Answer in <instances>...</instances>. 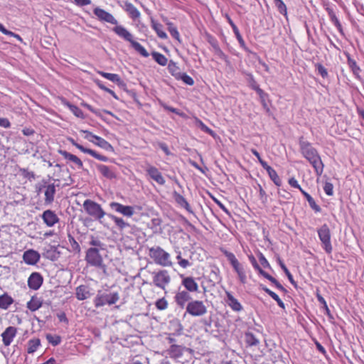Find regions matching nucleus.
<instances>
[{
  "instance_id": "nucleus-1",
  "label": "nucleus",
  "mask_w": 364,
  "mask_h": 364,
  "mask_svg": "<svg viewBox=\"0 0 364 364\" xmlns=\"http://www.w3.org/2000/svg\"><path fill=\"white\" fill-rule=\"evenodd\" d=\"M299 145L303 157L313 166L316 174L318 176H321L323 172L324 164L317 149L303 136L299 138Z\"/></svg>"
},
{
  "instance_id": "nucleus-2",
  "label": "nucleus",
  "mask_w": 364,
  "mask_h": 364,
  "mask_svg": "<svg viewBox=\"0 0 364 364\" xmlns=\"http://www.w3.org/2000/svg\"><path fill=\"white\" fill-rule=\"evenodd\" d=\"M299 145L303 157L313 166L316 174L318 176H321L323 172L324 164L317 149L303 136L299 138Z\"/></svg>"
},
{
  "instance_id": "nucleus-3",
  "label": "nucleus",
  "mask_w": 364,
  "mask_h": 364,
  "mask_svg": "<svg viewBox=\"0 0 364 364\" xmlns=\"http://www.w3.org/2000/svg\"><path fill=\"white\" fill-rule=\"evenodd\" d=\"M220 250L226 257L234 272L237 274L240 282L242 284H246L247 282V275L245 266L240 262L234 253L223 247H220Z\"/></svg>"
},
{
  "instance_id": "nucleus-4",
  "label": "nucleus",
  "mask_w": 364,
  "mask_h": 364,
  "mask_svg": "<svg viewBox=\"0 0 364 364\" xmlns=\"http://www.w3.org/2000/svg\"><path fill=\"white\" fill-rule=\"evenodd\" d=\"M83 208L93 220L102 223L103 218L108 213H106L101 205L95 201L90 199H86L83 203Z\"/></svg>"
},
{
  "instance_id": "nucleus-5",
  "label": "nucleus",
  "mask_w": 364,
  "mask_h": 364,
  "mask_svg": "<svg viewBox=\"0 0 364 364\" xmlns=\"http://www.w3.org/2000/svg\"><path fill=\"white\" fill-rule=\"evenodd\" d=\"M119 299V295L117 291L103 292L102 291H98L93 302L96 308H99L106 304H114Z\"/></svg>"
},
{
  "instance_id": "nucleus-6",
  "label": "nucleus",
  "mask_w": 364,
  "mask_h": 364,
  "mask_svg": "<svg viewBox=\"0 0 364 364\" xmlns=\"http://www.w3.org/2000/svg\"><path fill=\"white\" fill-rule=\"evenodd\" d=\"M317 232L323 249L327 254H331L333 251V247L331 244V234L328 225L323 224L320 228L318 229Z\"/></svg>"
},
{
  "instance_id": "nucleus-7",
  "label": "nucleus",
  "mask_w": 364,
  "mask_h": 364,
  "mask_svg": "<svg viewBox=\"0 0 364 364\" xmlns=\"http://www.w3.org/2000/svg\"><path fill=\"white\" fill-rule=\"evenodd\" d=\"M149 255L156 264L161 266H168L171 264L170 255L160 247L150 248Z\"/></svg>"
},
{
  "instance_id": "nucleus-8",
  "label": "nucleus",
  "mask_w": 364,
  "mask_h": 364,
  "mask_svg": "<svg viewBox=\"0 0 364 364\" xmlns=\"http://www.w3.org/2000/svg\"><path fill=\"white\" fill-rule=\"evenodd\" d=\"M85 261L87 264L95 267H103V259L100 254V250L96 247H90L86 251Z\"/></svg>"
},
{
  "instance_id": "nucleus-9",
  "label": "nucleus",
  "mask_w": 364,
  "mask_h": 364,
  "mask_svg": "<svg viewBox=\"0 0 364 364\" xmlns=\"http://www.w3.org/2000/svg\"><path fill=\"white\" fill-rule=\"evenodd\" d=\"M248 258L254 269L257 270L260 275L271 282V283L273 284L279 290L284 292L287 291L286 289L274 277L271 276L260 267L255 257L252 255H249Z\"/></svg>"
},
{
  "instance_id": "nucleus-10",
  "label": "nucleus",
  "mask_w": 364,
  "mask_h": 364,
  "mask_svg": "<svg viewBox=\"0 0 364 364\" xmlns=\"http://www.w3.org/2000/svg\"><path fill=\"white\" fill-rule=\"evenodd\" d=\"M183 208L186 210L187 213V218H185L183 217V220H186L187 225L190 228L191 230H193L194 232H196V229L194 225L198 223L199 220L196 215V208L193 205L190 204L184 199Z\"/></svg>"
},
{
  "instance_id": "nucleus-11",
  "label": "nucleus",
  "mask_w": 364,
  "mask_h": 364,
  "mask_svg": "<svg viewBox=\"0 0 364 364\" xmlns=\"http://www.w3.org/2000/svg\"><path fill=\"white\" fill-rule=\"evenodd\" d=\"M186 311L192 316H199L205 314L206 307L201 301H193L188 304Z\"/></svg>"
},
{
  "instance_id": "nucleus-12",
  "label": "nucleus",
  "mask_w": 364,
  "mask_h": 364,
  "mask_svg": "<svg viewBox=\"0 0 364 364\" xmlns=\"http://www.w3.org/2000/svg\"><path fill=\"white\" fill-rule=\"evenodd\" d=\"M109 208L122 215L131 218L134 214V208L131 205H124L117 202H111L109 204Z\"/></svg>"
},
{
  "instance_id": "nucleus-13",
  "label": "nucleus",
  "mask_w": 364,
  "mask_h": 364,
  "mask_svg": "<svg viewBox=\"0 0 364 364\" xmlns=\"http://www.w3.org/2000/svg\"><path fill=\"white\" fill-rule=\"evenodd\" d=\"M69 141L73 145L75 146L77 149H78L79 150H80L82 152L85 153V154H88L90 155H91L92 156H93L94 158H95L97 160H100L101 161H104V162H107V161H109V159L108 157L104 156V155H102V154H98L97 151H95V150H92V149H87V148H85L83 146H82L81 144L77 143L72 138H70L69 139Z\"/></svg>"
},
{
  "instance_id": "nucleus-14",
  "label": "nucleus",
  "mask_w": 364,
  "mask_h": 364,
  "mask_svg": "<svg viewBox=\"0 0 364 364\" xmlns=\"http://www.w3.org/2000/svg\"><path fill=\"white\" fill-rule=\"evenodd\" d=\"M93 13L100 21L107 22L113 25H117L118 23L117 19L112 14L101 8L96 7L93 10Z\"/></svg>"
},
{
  "instance_id": "nucleus-15",
  "label": "nucleus",
  "mask_w": 364,
  "mask_h": 364,
  "mask_svg": "<svg viewBox=\"0 0 364 364\" xmlns=\"http://www.w3.org/2000/svg\"><path fill=\"white\" fill-rule=\"evenodd\" d=\"M170 282L169 275L166 270H161L154 276L153 283L155 286L164 289L165 286Z\"/></svg>"
},
{
  "instance_id": "nucleus-16",
  "label": "nucleus",
  "mask_w": 364,
  "mask_h": 364,
  "mask_svg": "<svg viewBox=\"0 0 364 364\" xmlns=\"http://www.w3.org/2000/svg\"><path fill=\"white\" fill-rule=\"evenodd\" d=\"M43 282L42 275L38 272H33L28 279V286L31 289L38 290Z\"/></svg>"
},
{
  "instance_id": "nucleus-17",
  "label": "nucleus",
  "mask_w": 364,
  "mask_h": 364,
  "mask_svg": "<svg viewBox=\"0 0 364 364\" xmlns=\"http://www.w3.org/2000/svg\"><path fill=\"white\" fill-rule=\"evenodd\" d=\"M41 218L44 223L48 227H53L56 223L59 222L60 220L55 212L51 210H45L43 213Z\"/></svg>"
},
{
  "instance_id": "nucleus-18",
  "label": "nucleus",
  "mask_w": 364,
  "mask_h": 364,
  "mask_svg": "<svg viewBox=\"0 0 364 364\" xmlns=\"http://www.w3.org/2000/svg\"><path fill=\"white\" fill-rule=\"evenodd\" d=\"M226 299L225 301L228 306L235 312H240L243 309L242 304L239 301L232 295L230 291H225Z\"/></svg>"
},
{
  "instance_id": "nucleus-19",
  "label": "nucleus",
  "mask_w": 364,
  "mask_h": 364,
  "mask_svg": "<svg viewBox=\"0 0 364 364\" xmlns=\"http://www.w3.org/2000/svg\"><path fill=\"white\" fill-rule=\"evenodd\" d=\"M17 333V328L14 326H9L1 333L2 341L5 346H9L12 343Z\"/></svg>"
},
{
  "instance_id": "nucleus-20",
  "label": "nucleus",
  "mask_w": 364,
  "mask_h": 364,
  "mask_svg": "<svg viewBox=\"0 0 364 364\" xmlns=\"http://www.w3.org/2000/svg\"><path fill=\"white\" fill-rule=\"evenodd\" d=\"M40 254L34 250H28L23 255V261L30 265H35L40 260Z\"/></svg>"
},
{
  "instance_id": "nucleus-21",
  "label": "nucleus",
  "mask_w": 364,
  "mask_h": 364,
  "mask_svg": "<svg viewBox=\"0 0 364 364\" xmlns=\"http://www.w3.org/2000/svg\"><path fill=\"white\" fill-rule=\"evenodd\" d=\"M96 168L106 178L112 180L117 178V175L114 171L113 167H110L104 164H97Z\"/></svg>"
},
{
  "instance_id": "nucleus-22",
  "label": "nucleus",
  "mask_w": 364,
  "mask_h": 364,
  "mask_svg": "<svg viewBox=\"0 0 364 364\" xmlns=\"http://www.w3.org/2000/svg\"><path fill=\"white\" fill-rule=\"evenodd\" d=\"M113 31L120 38L132 43L134 41L133 36L124 26L116 25L113 28Z\"/></svg>"
},
{
  "instance_id": "nucleus-23",
  "label": "nucleus",
  "mask_w": 364,
  "mask_h": 364,
  "mask_svg": "<svg viewBox=\"0 0 364 364\" xmlns=\"http://www.w3.org/2000/svg\"><path fill=\"white\" fill-rule=\"evenodd\" d=\"M75 296L80 301L90 298L92 296L90 287L87 285H80L75 289Z\"/></svg>"
},
{
  "instance_id": "nucleus-24",
  "label": "nucleus",
  "mask_w": 364,
  "mask_h": 364,
  "mask_svg": "<svg viewBox=\"0 0 364 364\" xmlns=\"http://www.w3.org/2000/svg\"><path fill=\"white\" fill-rule=\"evenodd\" d=\"M45 190V204L50 205L54 201L55 194L56 193L54 183L44 185Z\"/></svg>"
},
{
  "instance_id": "nucleus-25",
  "label": "nucleus",
  "mask_w": 364,
  "mask_h": 364,
  "mask_svg": "<svg viewBox=\"0 0 364 364\" xmlns=\"http://www.w3.org/2000/svg\"><path fill=\"white\" fill-rule=\"evenodd\" d=\"M97 73L103 77L116 83L119 87H124L126 86L124 82L117 74L105 73L104 71H98Z\"/></svg>"
},
{
  "instance_id": "nucleus-26",
  "label": "nucleus",
  "mask_w": 364,
  "mask_h": 364,
  "mask_svg": "<svg viewBox=\"0 0 364 364\" xmlns=\"http://www.w3.org/2000/svg\"><path fill=\"white\" fill-rule=\"evenodd\" d=\"M169 342L173 343L168 349V355L171 358L174 359L179 358L182 355V348L181 346L176 345L173 343L176 341L174 338H169Z\"/></svg>"
},
{
  "instance_id": "nucleus-27",
  "label": "nucleus",
  "mask_w": 364,
  "mask_h": 364,
  "mask_svg": "<svg viewBox=\"0 0 364 364\" xmlns=\"http://www.w3.org/2000/svg\"><path fill=\"white\" fill-rule=\"evenodd\" d=\"M263 168L266 170L269 178L277 186L279 187L282 186V180L272 167L267 164V166H264Z\"/></svg>"
},
{
  "instance_id": "nucleus-28",
  "label": "nucleus",
  "mask_w": 364,
  "mask_h": 364,
  "mask_svg": "<svg viewBox=\"0 0 364 364\" xmlns=\"http://www.w3.org/2000/svg\"><path fill=\"white\" fill-rule=\"evenodd\" d=\"M124 9L128 13L129 17L133 20H135L140 16V12L139 10L130 2H124Z\"/></svg>"
},
{
  "instance_id": "nucleus-29",
  "label": "nucleus",
  "mask_w": 364,
  "mask_h": 364,
  "mask_svg": "<svg viewBox=\"0 0 364 364\" xmlns=\"http://www.w3.org/2000/svg\"><path fill=\"white\" fill-rule=\"evenodd\" d=\"M183 287L191 292L198 291V285L193 277H188L183 278Z\"/></svg>"
},
{
  "instance_id": "nucleus-30",
  "label": "nucleus",
  "mask_w": 364,
  "mask_h": 364,
  "mask_svg": "<svg viewBox=\"0 0 364 364\" xmlns=\"http://www.w3.org/2000/svg\"><path fill=\"white\" fill-rule=\"evenodd\" d=\"M147 172L150 177L158 183L162 185L165 183L164 177L156 168L151 166L147 170Z\"/></svg>"
},
{
  "instance_id": "nucleus-31",
  "label": "nucleus",
  "mask_w": 364,
  "mask_h": 364,
  "mask_svg": "<svg viewBox=\"0 0 364 364\" xmlns=\"http://www.w3.org/2000/svg\"><path fill=\"white\" fill-rule=\"evenodd\" d=\"M107 216L114 223L119 230H123L130 226L129 223L126 222L123 218H119L112 214H107Z\"/></svg>"
},
{
  "instance_id": "nucleus-32",
  "label": "nucleus",
  "mask_w": 364,
  "mask_h": 364,
  "mask_svg": "<svg viewBox=\"0 0 364 364\" xmlns=\"http://www.w3.org/2000/svg\"><path fill=\"white\" fill-rule=\"evenodd\" d=\"M59 153L66 159L75 163L79 168H83L82 161L75 155L72 154L66 151L60 150Z\"/></svg>"
},
{
  "instance_id": "nucleus-33",
  "label": "nucleus",
  "mask_w": 364,
  "mask_h": 364,
  "mask_svg": "<svg viewBox=\"0 0 364 364\" xmlns=\"http://www.w3.org/2000/svg\"><path fill=\"white\" fill-rule=\"evenodd\" d=\"M328 16L331 21V22L335 25V26L337 28L338 31L340 33L343 34V30L342 25L341 22L339 21L338 18H337L335 12L332 9L328 8L326 9Z\"/></svg>"
},
{
  "instance_id": "nucleus-34",
  "label": "nucleus",
  "mask_w": 364,
  "mask_h": 364,
  "mask_svg": "<svg viewBox=\"0 0 364 364\" xmlns=\"http://www.w3.org/2000/svg\"><path fill=\"white\" fill-rule=\"evenodd\" d=\"M93 144L98 146L99 147L110 152H114V147L109 144L108 141H107L103 138L98 136L97 138H96V140L94 141Z\"/></svg>"
},
{
  "instance_id": "nucleus-35",
  "label": "nucleus",
  "mask_w": 364,
  "mask_h": 364,
  "mask_svg": "<svg viewBox=\"0 0 364 364\" xmlns=\"http://www.w3.org/2000/svg\"><path fill=\"white\" fill-rule=\"evenodd\" d=\"M168 70L176 80H182V73L180 68L176 66V63L172 60L168 63Z\"/></svg>"
},
{
  "instance_id": "nucleus-36",
  "label": "nucleus",
  "mask_w": 364,
  "mask_h": 364,
  "mask_svg": "<svg viewBox=\"0 0 364 364\" xmlns=\"http://www.w3.org/2000/svg\"><path fill=\"white\" fill-rule=\"evenodd\" d=\"M261 289L265 291L269 296H270L278 304V306L279 307H281L282 309H285V305H284V303L282 301V299L279 297V296L274 293V291H272V290H270L269 289H268L267 287L264 286V285H261Z\"/></svg>"
},
{
  "instance_id": "nucleus-37",
  "label": "nucleus",
  "mask_w": 364,
  "mask_h": 364,
  "mask_svg": "<svg viewBox=\"0 0 364 364\" xmlns=\"http://www.w3.org/2000/svg\"><path fill=\"white\" fill-rule=\"evenodd\" d=\"M42 306V301L37 297L33 296L27 303V308L31 311H36Z\"/></svg>"
},
{
  "instance_id": "nucleus-38",
  "label": "nucleus",
  "mask_w": 364,
  "mask_h": 364,
  "mask_svg": "<svg viewBox=\"0 0 364 364\" xmlns=\"http://www.w3.org/2000/svg\"><path fill=\"white\" fill-rule=\"evenodd\" d=\"M14 303V299L6 294L0 296V308L7 309Z\"/></svg>"
},
{
  "instance_id": "nucleus-39",
  "label": "nucleus",
  "mask_w": 364,
  "mask_h": 364,
  "mask_svg": "<svg viewBox=\"0 0 364 364\" xmlns=\"http://www.w3.org/2000/svg\"><path fill=\"white\" fill-rule=\"evenodd\" d=\"M151 27L156 32L157 36L160 38L165 39L167 38V35L163 31V26L161 23H158L154 20H151Z\"/></svg>"
},
{
  "instance_id": "nucleus-40",
  "label": "nucleus",
  "mask_w": 364,
  "mask_h": 364,
  "mask_svg": "<svg viewBox=\"0 0 364 364\" xmlns=\"http://www.w3.org/2000/svg\"><path fill=\"white\" fill-rule=\"evenodd\" d=\"M82 105L83 107H86L88 110H90V112H92L95 115H97V117H100L102 119H103V117H102V112L103 113H106V114H109V115H112V116H114L112 112H110V111H108V110H106V109H102V110L96 109L93 108L90 105H89L87 103H82Z\"/></svg>"
},
{
  "instance_id": "nucleus-41",
  "label": "nucleus",
  "mask_w": 364,
  "mask_h": 364,
  "mask_svg": "<svg viewBox=\"0 0 364 364\" xmlns=\"http://www.w3.org/2000/svg\"><path fill=\"white\" fill-rule=\"evenodd\" d=\"M41 345L39 338L31 339L28 343L27 353L32 354L35 353Z\"/></svg>"
},
{
  "instance_id": "nucleus-42",
  "label": "nucleus",
  "mask_w": 364,
  "mask_h": 364,
  "mask_svg": "<svg viewBox=\"0 0 364 364\" xmlns=\"http://www.w3.org/2000/svg\"><path fill=\"white\" fill-rule=\"evenodd\" d=\"M151 56L153 59L160 65L164 66L167 64V58L164 55L159 52L154 51L151 53Z\"/></svg>"
},
{
  "instance_id": "nucleus-43",
  "label": "nucleus",
  "mask_w": 364,
  "mask_h": 364,
  "mask_svg": "<svg viewBox=\"0 0 364 364\" xmlns=\"http://www.w3.org/2000/svg\"><path fill=\"white\" fill-rule=\"evenodd\" d=\"M131 45L132 48L143 57H149V53L139 43L134 41L133 42H132Z\"/></svg>"
},
{
  "instance_id": "nucleus-44",
  "label": "nucleus",
  "mask_w": 364,
  "mask_h": 364,
  "mask_svg": "<svg viewBox=\"0 0 364 364\" xmlns=\"http://www.w3.org/2000/svg\"><path fill=\"white\" fill-rule=\"evenodd\" d=\"M274 6L277 7L278 11L284 15H287V9L286 4L282 0H274Z\"/></svg>"
},
{
  "instance_id": "nucleus-45",
  "label": "nucleus",
  "mask_w": 364,
  "mask_h": 364,
  "mask_svg": "<svg viewBox=\"0 0 364 364\" xmlns=\"http://www.w3.org/2000/svg\"><path fill=\"white\" fill-rule=\"evenodd\" d=\"M197 124L200 127V129L202 131H203L204 132L208 134L209 135H210L213 138H215L216 136L215 132L213 129L209 128L208 126H206L201 120L198 119L197 120Z\"/></svg>"
},
{
  "instance_id": "nucleus-46",
  "label": "nucleus",
  "mask_w": 364,
  "mask_h": 364,
  "mask_svg": "<svg viewBox=\"0 0 364 364\" xmlns=\"http://www.w3.org/2000/svg\"><path fill=\"white\" fill-rule=\"evenodd\" d=\"M46 339L53 346L59 345L61 342V337L58 335L46 334Z\"/></svg>"
},
{
  "instance_id": "nucleus-47",
  "label": "nucleus",
  "mask_w": 364,
  "mask_h": 364,
  "mask_svg": "<svg viewBox=\"0 0 364 364\" xmlns=\"http://www.w3.org/2000/svg\"><path fill=\"white\" fill-rule=\"evenodd\" d=\"M68 107L70 110L77 117L84 119L85 116L82 109H80L77 106L72 105L69 102L67 103Z\"/></svg>"
},
{
  "instance_id": "nucleus-48",
  "label": "nucleus",
  "mask_w": 364,
  "mask_h": 364,
  "mask_svg": "<svg viewBox=\"0 0 364 364\" xmlns=\"http://www.w3.org/2000/svg\"><path fill=\"white\" fill-rule=\"evenodd\" d=\"M214 43H213V47L214 48V51L215 53V54L221 59L224 60H227L228 59V57L227 55L224 53V52L220 49V48L218 46V41H214Z\"/></svg>"
},
{
  "instance_id": "nucleus-49",
  "label": "nucleus",
  "mask_w": 364,
  "mask_h": 364,
  "mask_svg": "<svg viewBox=\"0 0 364 364\" xmlns=\"http://www.w3.org/2000/svg\"><path fill=\"white\" fill-rule=\"evenodd\" d=\"M246 343L250 346H257L259 343V341L256 338V337L252 333H246L245 336Z\"/></svg>"
},
{
  "instance_id": "nucleus-50",
  "label": "nucleus",
  "mask_w": 364,
  "mask_h": 364,
  "mask_svg": "<svg viewBox=\"0 0 364 364\" xmlns=\"http://www.w3.org/2000/svg\"><path fill=\"white\" fill-rule=\"evenodd\" d=\"M348 65L353 73L358 74L360 68L358 66L356 61L352 59L349 55H348Z\"/></svg>"
},
{
  "instance_id": "nucleus-51",
  "label": "nucleus",
  "mask_w": 364,
  "mask_h": 364,
  "mask_svg": "<svg viewBox=\"0 0 364 364\" xmlns=\"http://www.w3.org/2000/svg\"><path fill=\"white\" fill-rule=\"evenodd\" d=\"M168 31H169L170 34L171 35V36L173 37L174 38L177 39L180 42L181 41H180V34H179L178 31H177V28L175 26H173V23H168Z\"/></svg>"
},
{
  "instance_id": "nucleus-52",
  "label": "nucleus",
  "mask_w": 364,
  "mask_h": 364,
  "mask_svg": "<svg viewBox=\"0 0 364 364\" xmlns=\"http://www.w3.org/2000/svg\"><path fill=\"white\" fill-rule=\"evenodd\" d=\"M68 240L73 250L79 253L80 252V247L78 242L70 235H68Z\"/></svg>"
},
{
  "instance_id": "nucleus-53",
  "label": "nucleus",
  "mask_w": 364,
  "mask_h": 364,
  "mask_svg": "<svg viewBox=\"0 0 364 364\" xmlns=\"http://www.w3.org/2000/svg\"><path fill=\"white\" fill-rule=\"evenodd\" d=\"M315 67L319 75H321V76L323 77V78H326L328 77V71H327V69L321 63H316L315 65Z\"/></svg>"
},
{
  "instance_id": "nucleus-54",
  "label": "nucleus",
  "mask_w": 364,
  "mask_h": 364,
  "mask_svg": "<svg viewBox=\"0 0 364 364\" xmlns=\"http://www.w3.org/2000/svg\"><path fill=\"white\" fill-rule=\"evenodd\" d=\"M323 191L327 196L333 195V185L332 183L326 181L323 186Z\"/></svg>"
},
{
  "instance_id": "nucleus-55",
  "label": "nucleus",
  "mask_w": 364,
  "mask_h": 364,
  "mask_svg": "<svg viewBox=\"0 0 364 364\" xmlns=\"http://www.w3.org/2000/svg\"><path fill=\"white\" fill-rule=\"evenodd\" d=\"M90 245L92 247L98 248L99 250H104V244L97 238L92 237L91 240L89 242Z\"/></svg>"
},
{
  "instance_id": "nucleus-56",
  "label": "nucleus",
  "mask_w": 364,
  "mask_h": 364,
  "mask_svg": "<svg viewBox=\"0 0 364 364\" xmlns=\"http://www.w3.org/2000/svg\"><path fill=\"white\" fill-rule=\"evenodd\" d=\"M257 257H258L260 264H262V266L263 267H264V268H270L271 267L269 262H268V260L266 259V257L262 252H259L257 254Z\"/></svg>"
},
{
  "instance_id": "nucleus-57",
  "label": "nucleus",
  "mask_w": 364,
  "mask_h": 364,
  "mask_svg": "<svg viewBox=\"0 0 364 364\" xmlns=\"http://www.w3.org/2000/svg\"><path fill=\"white\" fill-rule=\"evenodd\" d=\"M80 132H83L85 134V139H86L87 140H88L89 141L93 143L94 141L96 140V138L98 137V136L92 134V132H90V131H87V130H81Z\"/></svg>"
},
{
  "instance_id": "nucleus-58",
  "label": "nucleus",
  "mask_w": 364,
  "mask_h": 364,
  "mask_svg": "<svg viewBox=\"0 0 364 364\" xmlns=\"http://www.w3.org/2000/svg\"><path fill=\"white\" fill-rule=\"evenodd\" d=\"M252 88L256 91V92L259 96L260 100L268 97V94L264 92V91L262 90L258 85H254Z\"/></svg>"
},
{
  "instance_id": "nucleus-59",
  "label": "nucleus",
  "mask_w": 364,
  "mask_h": 364,
  "mask_svg": "<svg viewBox=\"0 0 364 364\" xmlns=\"http://www.w3.org/2000/svg\"><path fill=\"white\" fill-rule=\"evenodd\" d=\"M156 306L159 310H164L167 307V302L164 299H161L156 301Z\"/></svg>"
},
{
  "instance_id": "nucleus-60",
  "label": "nucleus",
  "mask_w": 364,
  "mask_h": 364,
  "mask_svg": "<svg viewBox=\"0 0 364 364\" xmlns=\"http://www.w3.org/2000/svg\"><path fill=\"white\" fill-rule=\"evenodd\" d=\"M288 183L293 188H297L299 191L302 188L299 184L298 181L294 177H291L288 180Z\"/></svg>"
},
{
  "instance_id": "nucleus-61",
  "label": "nucleus",
  "mask_w": 364,
  "mask_h": 364,
  "mask_svg": "<svg viewBox=\"0 0 364 364\" xmlns=\"http://www.w3.org/2000/svg\"><path fill=\"white\" fill-rule=\"evenodd\" d=\"M308 203L311 208L314 210L316 213H319L321 211V207L316 203L314 198L309 200V202Z\"/></svg>"
},
{
  "instance_id": "nucleus-62",
  "label": "nucleus",
  "mask_w": 364,
  "mask_h": 364,
  "mask_svg": "<svg viewBox=\"0 0 364 364\" xmlns=\"http://www.w3.org/2000/svg\"><path fill=\"white\" fill-rule=\"evenodd\" d=\"M251 152L257 157L258 161L262 167L267 166V163L261 158L259 153L256 149H252Z\"/></svg>"
},
{
  "instance_id": "nucleus-63",
  "label": "nucleus",
  "mask_w": 364,
  "mask_h": 364,
  "mask_svg": "<svg viewBox=\"0 0 364 364\" xmlns=\"http://www.w3.org/2000/svg\"><path fill=\"white\" fill-rule=\"evenodd\" d=\"M20 171L26 178H28L29 180L35 178V174L33 171H29L28 169L26 168H21Z\"/></svg>"
},
{
  "instance_id": "nucleus-64",
  "label": "nucleus",
  "mask_w": 364,
  "mask_h": 364,
  "mask_svg": "<svg viewBox=\"0 0 364 364\" xmlns=\"http://www.w3.org/2000/svg\"><path fill=\"white\" fill-rule=\"evenodd\" d=\"M11 122L7 118L0 117V127L4 128H10Z\"/></svg>"
}]
</instances>
